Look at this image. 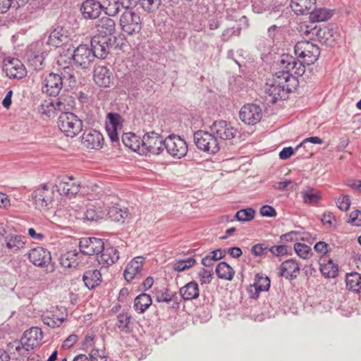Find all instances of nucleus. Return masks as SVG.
<instances>
[{"instance_id":"25","label":"nucleus","mask_w":361,"mask_h":361,"mask_svg":"<svg viewBox=\"0 0 361 361\" xmlns=\"http://www.w3.org/2000/svg\"><path fill=\"white\" fill-rule=\"evenodd\" d=\"M72 176L63 178L56 183L57 191L61 195L73 197L80 191V185L73 182Z\"/></svg>"},{"instance_id":"61","label":"nucleus","mask_w":361,"mask_h":361,"mask_svg":"<svg viewBox=\"0 0 361 361\" xmlns=\"http://www.w3.org/2000/svg\"><path fill=\"white\" fill-rule=\"evenodd\" d=\"M338 208L343 211H347L350 206V200L349 195H344L339 198L337 202Z\"/></svg>"},{"instance_id":"3","label":"nucleus","mask_w":361,"mask_h":361,"mask_svg":"<svg viewBox=\"0 0 361 361\" xmlns=\"http://www.w3.org/2000/svg\"><path fill=\"white\" fill-rule=\"evenodd\" d=\"M51 51L44 39L32 43L26 53L27 60L34 70H41L43 68L45 56Z\"/></svg>"},{"instance_id":"38","label":"nucleus","mask_w":361,"mask_h":361,"mask_svg":"<svg viewBox=\"0 0 361 361\" xmlns=\"http://www.w3.org/2000/svg\"><path fill=\"white\" fill-rule=\"evenodd\" d=\"M122 142L124 145L134 152L141 153L142 139H140L135 134L132 133H123Z\"/></svg>"},{"instance_id":"14","label":"nucleus","mask_w":361,"mask_h":361,"mask_svg":"<svg viewBox=\"0 0 361 361\" xmlns=\"http://www.w3.org/2000/svg\"><path fill=\"white\" fill-rule=\"evenodd\" d=\"M209 128L219 140H230L238 133V130L226 121H215Z\"/></svg>"},{"instance_id":"42","label":"nucleus","mask_w":361,"mask_h":361,"mask_svg":"<svg viewBox=\"0 0 361 361\" xmlns=\"http://www.w3.org/2000/svg\"><path fill=\"white\" fill-rule=\"evenodd\" d=\"M152 302V300L149 295L141 293L135 298L133 307L137 313L142 314L149 308Z\"/></svg>"},{"instance_id":"15","label":"nucleus","mask_w":361,"mask_h":361,"mask_svg":"<svg viewBox=\"0 0 361 361\" xmlns=\"http://www.w3.org/2000/svg\"><path fill=\"white\" fill-rule=\"evenodd\" d=\"M104 242L101 238L94 237L82 238L80 240V251L84 255H97L104 249Z\"/></svg>"},{"instance_id":"34","label":"nucleus","mask_w":361,"mask_h":361,"mask_svg":"<svg viewBox=\"0 0 361 361\" xmlns=\"http://www.w3.org/2000/svg\"><path fill=\"white\" fill-rule=\"evenodd\" d=\"M109 198V197L105 196L104 200L102 201L104 209H106V215H108L112 221L123 222L124 219L128 216L127 212L118 206L109 207L106 202V199Z\"/></svg>"},{"instance_id":"11","label":"nucleus","mask_w":361,"mask_h":361,"mask_svg":"<svg viewBox=\"0 0 361 361\" xmlns=\"http://www.w3.org/2000/svg\"><path fill=\"white\" fill-rule=\"evenodd\" d=\"M74 63L83 69L90 66L94 59V54L87 44H80L75 48L72 54Z\"/></svg>"},{"instance_id":"44","label":"nucleus","mask_w":361,"mask_h":361,"mask_svg":"<svg viewBox=\"0 0 361 361\" xmlns=\"http://www.w3.org/2000/svg\"><path fill=\"white\" fill-rule=\"evenodd\" d=\"M23 237L19 235H9L5 238L6 247L12 252H16L25 246Z\"/></svg>"},{"instance_id":"48","label":"nucleus","mask_w":361,"mask_h":361,"mask_svg":"<svg viewBox=\"0 0 361 361\" xmlns=\"http://www.w3.org/2000/svg\"><path fill=\"white\" fill-rule=\"evenodd\" d=\"M310 19L312 22L325 21L331 18V13L326 8H315L310 12Z\"/></svg>"},{"instance_id":"60","label":"nucleus","mask_w":361,"mask_h":361,"mask_svg":"<svg viewBox=\"0 0 361 361\" xmlns=\"http://www.w3.org/2000/svg\"><path fill=\"white\" fill-rule=\"evenodd\" d=\"M349 223L360 226H361V211L360 210H355L353 211L349 216Z\"/></svg>"},{"instance_id":"40","label":"nucleus","mask_w":361,"mask_h":361,"mask_svg":"<svg viewBox=\"0 0 361 361\" xmlns=\"http://www.w3.org/2000/svg\"><path fill=\"white\" fill-rule=\"evenodd\" d=\"M85 285L89 288L92 289L97 286L102 281V274L97 269H91L86 271L82 276Z\"/></svg>"},{"instance_id":"49","label":"nucleus","mask_w":361,"mask_h":361,"mask_svg":"<svg viewBox=\"0 0 361 361\" xmlns=\"http://www.w3.org/2000/svg\"><path fill=\"white\" fill-rule=\"evenodd\" d=\"M61 75L62 76L63 81L66 80L70 87L76 85L77 80L75 71L72 67L66 66L63 68Z\"/></svg>"},{"instance_id":"59","label":"nucleus","mask_w":361,"mask_h":361,"mask_svg":"<svg viewBox=\"0 0 361 361\" xmlns=\"http://www.w3.org/2000/svg\"><path fill=\"white\" fill-rule=\"evenodd\" d=\"M261 216L266 217H275L277 214L276 209L270 205H264L259 209Z\"/></svg>"},{"instance_id":"37","label":"nucleus","mask_w":361,"mask_h":361,"mask_svg":"<svg viewBox=\"0 0 361 361\" xmlns=\"http://www.w3.org/2000/svg\"><path fill=\"white\" fill-rule=\"evenodd\" d=\"M319 269L324 276L326 278H335L337 276L338 267L331 259L326 261L325 258H322L319 262Z\"/></svg>"},{"instance_id":"28","label":"nucleus","mask_w":361,"mask_h":361,"mask_svg":"<svg viewBox=\"0 0 361 361\" xmlns=\"http://www.w3.org/2000/svg\"><path fill=\"white\" fill-rule=\"evenodd\" d=\"M95 28L101 36H109L116 31L115 21L110 16H104L95 22Z\"/></svg>"},{"instance_id":"30","label":"nucleus","mask_w":361,"mask_h":361,"mask_svg":"<svg viewBox=\"0 0 361 361\" xmlns=\"http://www.w3.org/2000/svg\"><path fill=\"white\" fill-rule=\"evenodd\" d=\"M54 102L56 109L58 111L61 112V114L71 112L75 106L74 97L68 93L61 94Z\"/></svg>"},{"instance_id":"18","label":"nucleus","mask_w":361,"mask_h":361,"mask_svg":"<svg viewBox=\"0 0 361 361\" xmlns=\"http://www.w3.org/2000/svg\"><path fill=\"white\" fill-rule=\"evenodd\" d=\"M62 76L51 73L43 80L42 92L50 97H56L63 87Z\"/></svg>"},{"instance_id":"47","label":"nucleus","mask_w":361,"mask_h":361,"mask_svg":"<svg viewBox=\"0 0 361 361\" xmlns=\"http://www.w3.org/2000/svg\"><path fill=\"white\" fill-rule=\"evenodd\" d=\"M303 202L305 204H317L321 200L320 192L312 188H308L307 190L301 192Z\"/></svg>"},{"instance_id":"16","label":"nucleus","mask_w":361,"mask_h":361,"mask_svg":"<svg viewBox=\"0 0 361 361\" xmlns=\"http://www.w3.org/2000/svg\"><path fill=\"white\" fill-rule=\"evenodd\" d=\"M240 120L247 125L258 123L262 116V110L259 105L255 104H245L239 113Z\"/></svg>"},{"instance_id":"7","label":"nucleus","mask_w":361,"mask_h":361,"mask_svg":"<svg viewBox=\"0 0 361 361\" xmlns=\"http://www.w3.org/2000/svg\"><path fill=\"white\" fill-rule=\"evenodd\" d=\"M165 149V139L154 132L147 133L142 137L141 153L160 154Z\"/></svg>"},{"instance_id":"9","label":"nucleus","mask_w":361,"mask_h":361,"mask_svg":"<svg viewBox=\"0 0 361 361\" xmlns=\"http://www.w3.org/2000/svg\"><path fill=\"white\" fill-rule=\"evenodd\" d=\"M121 30L128 35L138 33L142 29V21L138 13L131 9L125 10L120 18Z\"/></svg>"},{"instance_id":"27","label":"nucleus","mask_w":361,"mask_h":361,"mask_svg":"<svg viewBox=\"0 0 361 361\" xmlns=\"http://www.w3.org/2000/svg\"><path fill=\"white\" fill-rule=\"evenodd\" d=\"M270 287V280L267 276H264L262 274H257L255 277L253 285L248 288L250 296L252 298H257L262 291H267Z\"/></svg>"},{"instance_id":"17","label":"nucleus","mask_w":361,"mask_h":361,"mask_svg":"<svg viewBox=\"0 0 361 361\" xmlns=\"http://www.w3.org/2000/svg\"><path fill=\"white\" fill-rule=\"evenodd\" d=\"M4 69L9 78L22 79L27 75L23 63L18 59L7 58L4 60Z\"/></svg>"},{"instance_id":"39","label":"nucleus","mask_w":361,"mask_h":361,"mask_svg":"<svg viewBox=\"0 0 361 361\" xmlns=\"http://www.w3.org/2000/svg\"><path fill=\"white\" fill-rule=\"evenodd\" d=\"M180 295L184 300L196 299L199 296V286L195 281H191L180 288Z\"/></svg>"},{"instance_id":"33","label":"nucleus","mask_w":361,"mask_h":361,"mask_svg":"<svg viewBox=\"0 0 361 361\" xmlns=\"http://www.w3.org/2000/svg\"><path fill=\"white\" fill-rule=\"evenodd\" d=\"M316 4V0H291L290 7L297 15H305Z\"/></svg>"},{"instance_id":"1","label":"nucleus","mask_w":361,"mask_h":361,"mask_svg":"<svg viewBox=\"0 0 361 361\" xmlns=\"http://www.w3.org/2000/svg\"><path fill=\"white\" fill-rule=\"evenodd\" d=\"M294 52L297 58L283 54L278 62L279 66L295 73V75L302 76L305 72V66L314 63L320 55V49L317 44L310 41L298 42L294 47Z\"/></svg>"},{"instance_id":"4","label":"nucleus","mask_w":361,"mask_h":361,"mask_svg":"<svg viewBox=\"0 0 361 361\" xmlns=\"http://www.w3.org/2000/svg\"><path fill=\"white\" fill-rule=\"evenodd\" d=\"M58 127L67 137H73L82 130V121L72 112H65L58 118Z\"/></svg>"},{"instance_id":"63","label":"nucleus","mask_w":361,"mask_h":361,"mask_svg":"<svg viewBox=\"0 0 361 361\" xmlns=\"http://www.w3.org/2000/svg\"><path fill=\"white\" fill-rule=\"evenodd\" d=\"M199 276L202 284L209 283L212 278V274L210 271L203 269L199 273Z\"/></svg>"},{"instance_id":"31","label":"nucleus","mask_w":361,"mask_h":361,"mask_svg":"<svg viewBox=\"0 0 361 361\" xmlns=\"http://www.w3.org/2000/svg\"><path fill=\"white\" fill-rule=\"evenodd\" d=\"M156 300L158 302H173L172 307L178 308L179 302L177 300V294L176 292H171L169 288H164L161 290H155L154 292Z\"/></svg>"},{"instance_id":"35","label":"nucleus","mask_w":361,"mask_h":361,"mask_svg":"<svg viewBox=\"0 0 361 361\" xmlns=\"http://www.w3.org/2000/svg\"><path fill=\"white\" fill-rule=\"evenodd\" d=\"M132 315L128 312H122L118 314L116 326L121 332L130 334L133 329L132 322Z\"/></svg>"},{"instance_id":"10","label":"nucleus","mask_w":361,"mask_h":361,"mask_svg":"<svg viewBox=\"0 0 361 361\" xmlns=\"http://www.w3.org/2000/svg\"><path fill=\"white\" fill-rule=\"evenodd\" d=\"M165 149L172 157L181 159L187 154L188 145L179 135L172 134L165 138Z\"/></svg>"},{"instance_id":"20","label":"nucleus","mask_w":361,"mask_h":361,"mask_svg":"<svg viewBox=\"0 0 361 361\" xmlns=\"http://www.w3.org/2000/svg\"><path fill=\"white\" fill-rule=\"evenodd\" d=\"M27 257L32 264L40 267H47L51 261L50 252L42 247L31 249L27 253Z\"/></svg>"},{"instance_id":"50","label":"nucleus","mask_w":361,"mask_h":361,"mask_svg":"<svg viewBox=\"0 0 361 361\" xmlns=\"http://www.w3.org/2000/svg\"><path fill=\"white\" fill-rule=\"evenodd\" d=\"M255 211L252 208H246L238 211L235 218L239 221H250L255 217Z\"/></svg>"},{"instance_id":"52","label":"nucleus","mask_w":361,"mask_h":361,"mask_svg":"<svg viewBox=\"0 0 361 361\" xmlns=\"http://www.w3.org/2000/svg\"><path fill=\"white\" fill-rule=\"evenodd\" d=\"M109 120L111 128L121 130L123 127V119L120 114L117 113H109L106 116Z\"/></svg>"},{"instance_id":"46","label":"nucleus","mask_w":361,"mask_h":361,"mask_svg":"<svg viewBox=\"0 0 361 361\" xmlns=\"http://www.w3.org/2000/svg\"><path fill=\"white\" fill-rule=\"evenodd\" d=\"M56 111H58V110L56 109V106H55L54 99H45L38 106V112L49 118L54 117Z\"/></svg>"},{"instance_id":"43","label":"nucleus","mask_w":361,"mask_h":361,"mask_svg":"<svg viewBox=\"0 0 361 361\" xmlns=\"http://www.w3.org/2000/svg\"><path fill=\"white\" fill-rule=\"evenodd\" d=\"M217 276L221 279L231 281L233 279L235 271L226 262H219L215 269Z\"/></svg>"},{"instance_id":"55","label":"nucleus","mask_w":361,"mask_h":361,"mask_svg":"<svg viewBox=\"0 0 361 361\" xmlns=\"http://www.w3.org/2000/svg\"><path fill=\"white\" fill-rule=\"evenodd\" d=\"M42 321L44 324L47 325L48 326L51 328H56L61 325V324L64 321V318H57L56 320H54V317H51L49 316H44L42 318Z\"/></svg>"},{"instance_id":"19","label":"nucleus","mask_w":361,"mask_h":361,"mask_svg":"<svg viewBox=\"0 0 361 361\" xmlns=\"http://www.w3.org/2000/svg\"><path fill=\"white\" fill-rule=\"evenodd\" d=\"M110 38L106 36L95 35L90 42V49L94 54V59H105L109 53V41Z\"/></svg>"},{"instance_id":"56","label":"nucleus","mask_w":361,"mask_h":361,"mask_svg":"<svg viewBox=\"0 0 361 361\" xmlns=\"http://www.w3.org/2000/svg\"><path fill=\"white\" fill-rule=\"evenodd\" d=\"M89 355L90 361H107L104 351L97 348L92 350Z\"/></svg>"},{"instance_id":"41","label":"nucleus","mask_w":361,"mask_h":361,"mask_svg":"<svg viewBox=\"0 0 361 361\" xmlns=\"http://www.w3.org/2000/svg\"><path fill=\"white\" fill-rule=\"evenodd\" d=\"M106 209H104V207L102 208L99 205L97 207L95 205H90L85 212L83 219L89 221L102 219L106 216Z\"/></svg>"},{"instance_id":"24","label":"nucleus","mask_w":361,"mask_h":361,"mask_svg":"<svg viewBox=\"0 0 361 361\" xmlns=\"http://www.w3.org/2000/svg\"><path fill=\"white\" fill-rule=\"evenodd\" d=\"M119 259V252L118 250L113 246L104 245V249L98 256L97 260L103 267H108L115 264Z\"/></svg>"},{"instance_id":"23","label":"nucleus","mask_w":361,"mask_h":361,"mask_svg":"<svg viewBox=\"0 0 361 361\" xmlns=\"http://www.w3.org/2000/svg\"><path fill=\"white\" fill-rule=\"evenodd\" d=\"M101 0H85L82 2L80 11L82 16L85 19H96L103 11Z\"/></svg>"},{"instance_id":"58","label":"nucleus","mask_w":361,"mask_h":361,"mask_svg":"<svg viewBox=\"0 0 361 361\" xmlns=\"http://www.w3.org/2000/svg\"><path fill=\"white\" fill-rule=\"evenodd\" d=\"M288 247L285 245H274L269 248V251L274 256L279 257L288 253Z\"/></svg>"},{"instance_id":"64","label":"nucleus","mask_w":361,"mask_h":361,"mask_svg":"<svg viewBox=\"0 0 361 361\" xmlns=\"http://www.w3.org/2000/svg\"><path fill=\"white\" fill-rule=\"evenodd\" d=\"M226 255V250L224 249H217L213 251H211L209 253V255L211 257V258L214 260L215 262L223 259Z\"/></svg>"},{"instance_id":"26","label":"nucleus","mask_w":361,"mask_h":361,"mask_svg":"<svg viewBox=\"0 0 361 361\" xmlns=\"http://www.w3.org/2000/svg\"><path fill=\"white\" fill-rule=\"evenodd\" d=\"M93 78L95 83L102 87H110L114 80L111 70L104 66H98L94 68Z\"/></svg>"},{"instance_id":"2","label":"nucleus","mask_w":361,"mask_h":361,"mask_svg":"<svg viewBox=\"0 0 361 361\" xmlns=\"http://www.w3.org/2000/svg\"><path fill=\"white\" fill-rule=\"evenodd\" d=\"M276 72L264 87L266 99L271 104H275L279 99H285L287 94L293 92L299 85L298 76L288 68L283 69L279 66Z\"/></svg>"},{"instance_id":"6","label":"nucleus","mask_w":361,"mask_h":361,"mask_svg":"<svg viewBox=\"0 0 361 361\" xmlns=\"http://www.w3.org/2000/svg\"><path fill=\"white\" fill-rule=\"evenodd\" d=\"M304 35L306 36L311 35L310 37V39L315 35L322 44H324L330 47L334 46L338 37V34L334 30L333 25H328L324 27L314 26L311 29H309V27L307 26L304 31Z\"/></svg>"},{"instance_id":"21","label":"nucleus","mask_w":361,"mask_h":361,"mask_svg":"<svg viewBox=\"0 0 361 361\" xmlns=\"http://www.w3.org/2000/svg\"><path fill=\"white\" fill-rule=\"evenodd\" d=\"M144 262L145 258L142 256H137L127 264L123 271V276L128 282L142 276Z\"/></svg>"},{"instance_id":"8","label":"nucleus","mask_w":361,"mask_h":361,"mask_svg":"<svg viewBox=\"0 0 361 361\" xmlns=\"http://www.w3.org/2000/svg\"><path fill=\"white\" fill-rule=\"evenodd\" d=\"M71 37V32L69 27L57 23L51 27L45 44H47L49 48L59 47L68 42Z\"/></svg>"},{"instance_id":"22","label":"nucleus","mask_w":361,"mask_h":361,"mask_svg":"<svg viewBox=\"0 0 361 361\" xmlns=\"http://www.w3.org/2000/svg\"><path fill=\"white\" fill-rule=\"evenodd\" d=\"M104 142L103 135L94 129L86 130L82 136V144L89 149H99L102 148Z\"/></svg>"},{"instance_id":"12","label":"nucleus","mask_w":361,"mask_h":361,"mask_svg":"<svg viewBox=\"0 0 361 361\" xmlns=\"http://www.w3.org/2000/svg\"><path fill=\"white\" fill-rule=\"evenodd\" d=\"M31 198L36 208L41 210L48 207L52 203L54 192L45 184H43L32 192Z\"/></svg>"},{"instance_id":"5","label":"nucleus","mask_w":361,"mask_h":361,"mask_svg":"<svg viewBox=\"0 0 361 361\" xmlns=\"http://www.w3.org/2000/svg\"><path fill=\"white\" fill-rule=\"evenodd\" d=\"M197 147L205 152L214 154L220 149L221 142L212 132L197 130L194 133Z\"/></svg>"},{"instance_id":"36","label":"nucleus","mask_w":361,"mask_h":361,"mask_svg":"<svg viewBox=\"0 0 361 361\" xmlns=\"http://www.w3.org/2000/svg\"><path fill=\"white\" fill-rule=\"evenodd\" d=\"M103 11L109 16H116L123 9L125 10L124 5L121 0H101Z\"/></svg>"},{"instance_id":"62","label":"nucleus","mask_w":361,"mask_h":361,"mask_svg":"<svg viewBox=\"0 0 361 361\" xmlns=\"http://www.w3.org/2000/svg\"><path fill=\"white\" fill-rule=\"evenodd\" d=\"M329 245L323 241L317 242L314 246V250L322 255H325L329 252Z\"/></svg>"},{"instance_id":"13","label":"nucleus","mask_w":361,"mask_h":361,"mask_svg":"<svg viewBox=\"0 0 361 361\" xmlns=\"http://www.w3.org/2000/svg\"><path fill=\"white\" fill-rule=\"evenodd\" d=\"M43 338L42 332L38 327H32L25 331L20 339L21 346H17L16 350L20 351V348L30 350L37 347Z\"/></svg>"},{"instance_id":"32","label":"nucleus","mask_w":361,"mask_h":361,"mask_svg":"<svg viewBox=\"0 0 361 361\" xmlns=\"http://www.w3.org/2000/svg\"><path fill=\"white\" fill-rule=\"evenodd\" d=\"M280 269L281 276L290 280L295 279L300 271L298 264L293 259H288L283 262L281 264Z\"/></svg>"},{"instance_id":"45","label":"nucleus","mask_w":361,"mask_h":361,"mask_svg":"<svg viewBox=\"0 0 361 361\" xmlns=\"http://www.w3.org/2000/svg\"><path fill=\"white\" fill-rule=\"evenodd\" d=\"M345 283L348 290L359 292L361 290V274L357 272L347 274Z\"/></svg>"},{"instance_id":"53","label":"nucleus","mask_w":361,"mask_h":361,"mask_svg":"<svg viewBox=\"0 0 361 361\" xmlns=\"http://www.w3.org/2000/svg\"><path fill=\"white\" fill-rule=\"evenodd\" d=\"M196 261L192 257H188L186 259L179 260L173 264V269L176 271H183L194 266Z\"/></svg>"},{"instance_id":"54","label":"nucleus","mask_w":361,"mask_h":361,"mask_svg":"<svg viewBox=\"0 0 361 361\" xmlns=\"http://www.w3.org/2000/svg\"><path fill=\"white\" fill-rule=\"evenodd\" d=\"M252 11L256 13H262L270 10V5L267 0H253Z\"/></svg>"},{"instance_id":"57","label":"nucleus","mask_w":361,"mask_h":361,"mask_svg":"<svg viewBox=\"0 0 361 361\" xmlns=\"http://www.w3.org/2000/svg\"><path fill=\"white\" fill-rule=\"evenodd\" d=\"M269 250L268 246L264 243H258L252 247L251 252L255 256H262L266 255Z\"/></svg>"},{"instance_id":"29","label":"nucleus","mask_w":361,"mask_h":361,"mask_svg":"<svg viewBox=\"0 0 361 361\" xmlns=\"http://www.w3.org/2000/svg\"><path fill=\"white\" fill-rule=\"evenodd\" d=\"M82 253L76 250H70L61 257V264L66 268H76L82 262Z\"/></svg>"},{"instance_id":"51","label":"nucleus","mask_w":361,"mask_h":361,"mask_svg":"<svg viewBox=\"0 0 361 361\" xmlns=\"http://www.w3.org/2000/svg\"><path fill=\"white\" fill-rule=\"evenodd\" d=\"M294 250L296 254L303 259H307L312 255L311 248L303 243H295L294 245Z\"/></svg>"}]
</instances>
